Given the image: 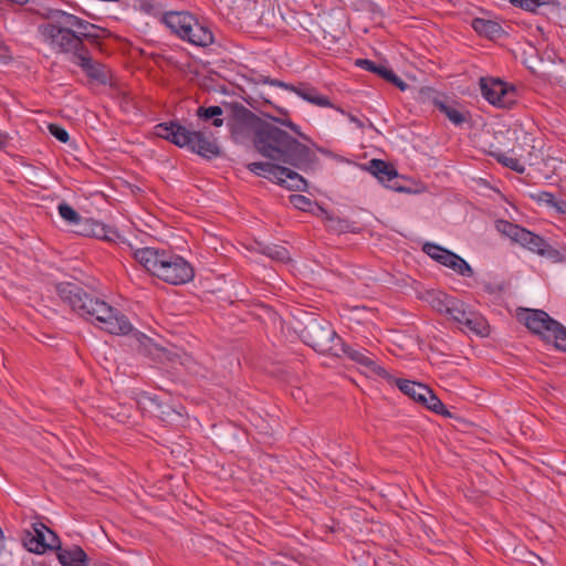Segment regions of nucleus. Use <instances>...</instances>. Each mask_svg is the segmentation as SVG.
Returning <instances> with one entry per match:
<instances>
[{
  "instance_id": "1",
  "label": "nucleus",
  "mask_w": 566,
  "mask_h": 566,
  "mask_svg": "<svg viewBox=\"0 0 566 566\" xmlns=\"http://www.w3.org/2000/svg\"><path fill=\"white\" fill-rule=\"evenodd\" d=\"M272 105L263 93L250 95V140L254 149L269 161L250 163V171L259 177L269 179L291 191H306L307 181L296 170L308 172L319 163L315 151L306 144L313 145V139L293 123L287 111L275 107L279 117L272 116L262 109V106Z\"/></svg>"
},
{
  "instance_id": "2",
  "label": "nucleus",
  "mask_w": 566,
  "mask_h": 566,
  "mask_svg": "<svg viewBox=\"0 0 566 566\" xmlns=\"http://www.w3.org/2000/svg\"><path fill=\"white\" fill-rule=\"evenodd\" d=\"M45 18L49 22L40 24L38 31L52 50L71 54L74 61L87 49L72 21L73 14L62 10H49Z\"/></svg>"
},
{
  "instance_id": "3",
  "label": "nucleus",
  "mask_w": 566,
  "mask_h": 566,
  "mask_svg": "<svg viewBox=\"0 0 566 566\" xmlns=\"http://www.w3.org/2000/svg\"><path fill=\"white\" fill-rule=\"evenodd\" d=\"M156 135L178 147H187L205 159H213L221 155L217 138L205 130H191L177 120L156 125Z\"/></svg>"
},
{
  "instance_id": "4",
  "label": "nucleus",
  "mask_w": 566,
  "mask_h": 566,
  "mask_svg": "<svg viewBox=\"0 0 566 566\" xmlns=\"http://www.w3.org/2000/svg\"><path fill=\"white\" fill-rule=\"evenodd\" d=\"M196 116L202 123L221 127L227 120L232 139L238 144L248 143V108L234 98L224 99L218 106H200Z\"/></svg>"
},
{
  "instance_id": "5",
  "label": "nucleus",
  "mask_w": 566,
  "mask_h": 566,
  "mask_svg": "<svg viewBox=\"0 0 566 566\" xmlns=\"http://www.w3.org/2000/svg\"><path fill=\"white\" fill-rule=\"evenodd\" d=\"M527 329L537 335L545 344L566 353V327L551 317L544 310H525L522 318Z\"/></svg>"
},
{
  "instance_id": "6",
  "label": "nucleus",
  "mask_w": 566,
  "mask_h": 566,
  "mask_svg": "<svg viewBox=\"0 0 566 566\" xmlns=\"http://www.w3.org/2000/svg\"><path fill=\"white\" fill-rule=\"evenodd\" d=\"M298 335L304 344L319 354L333 355L340 340L329 322L314 315L307 317Z\"/></svg>"
},
{
  "instance_id": "7",
  "label": "nucleus",
  "mask_w": 566,
  "mask_h": 566,
  "mask_svg": "<svg viewBox=\"0 0 566 566\" xmlns=\"http://www.w3.org/2000/svg\"><path fill=\"white\" fill-rule=\"evenodd\" d=\"M482 96L492 105L511 109L517 103V90L501 78L481 77Z\"/></svg>"
},
{
  "instance_id": "8",
  "label": "nucleus",
  "mask_w": 566,
  "mask_h": 566,
  "mask_svg": "<svg viewBox=\"0 0 566 566\" xmlns=\"http://www.w3.org/2000/svg\"><path fill=\"white\" fill-rule=\"evenodd\" d=\"M250 83L259 84H270L273 86L282 87L289 91L296 93L304 101L312 103L319 107H333L335 106L331 103L329 98L325 95H321L317 88L311 86L310 84H301L300 86H295L293 84H289L282 82L280 80L271 78L270 76L258 74L254 70L250 69Z\"/></svg>"
},
{
  "instance_id": "9",
  "label": "nucleus",
  "mask_w": 566,
  "mask_h": 566,
  "mask_svg": "<svg viewBox=\"0 0 566 566\" xmlns=\"http://www.w3.org/2000/svg\"><path fill=\"white\" fill-rule=\"evenodd\" d=\"M496 229L513 242L518 243L538 255L543 252V248L546 247V240L543 237L511 221L497 220Z\"/></svg>"
},
{
  "instance_id": "10",
  "label": "nucleus",
  "mask_w": 566,
  "mask_h": 566,
  "mask_svg": "<svg viewBox=\"0 0 566 566\" xmlns=\"http://www.w3.org/2000/svg\"><path fill=\"white\" fill-rule=\"evenodd\" d=\"M158 277L169 284H185L192 280L193 269L184 258L167 252Z\"/></svg>"
},
{
  "instance_id": "11",
  "label": "nucleus",
  "mask_w": 566,
  "mask_h": 566,
  "mask_svg": "<svg viewBox=\"0 0 566 566\" xmlns=\"http://www.w3.org/2000/svg\"><path fill=\"white\" fill-rule=\"evenodd\" d=\"M56 292L59 296L69 303L73 311L78 313L86 319L90 317L91 304L98 303L101 300L92 297L82 287L74 283L62 282L56 284Z\"/></svg>"
},
{
  "instance_id": "12",
  "label": "nucleus",
  "mask_w": 566,
  "mask_h": 566,
  "mask_svg": "<svg viewBox=\"0 0 566 566\" xmlns=\"http://www.w3.org/2000/svg\"><path fill=\"white\" fill-rule=\"evenodd\" d=\"M368 171L375 176L387 188L397 192H408L409 189L401 185L402 177L398 174L394 165L374 158L368 163Z\"/></svg>"
},
{
  "instance_id": "13",
  "label": "nucleus",
  "mask_w": 566,
  "mask_h": 566,
  "mask_svg": "<svg viewBox=\"0 0 566 566\" xmlns=\"http://www.w3.org/2000/svg\"><path fill=\"white\" fill-rule=\"evenodd\" d=\"M250 318L260 324L265 334L282 328L280 315L261 301L250 300Z\"/></svg>"
},
{
  "instance_id": "14",
  "label": "nucleus",
  "mask_w": 566,
  "mask_h": 566,
  "mask_svg": "<svg viewBox=\"0 0 566 566\" xmlns=\"http://www.w3.org/2000/svg\"><path fill=\"white\" fill-rule=\"evenodd\" d=\"M333 356H346L353 361L366 367L370 373L384 379L391 378L389 373L384 367L377 365V363L368 357L364 352L353 348L352 346L345 344L342 339L338 342V347H336V352L333 353Z\"/></svg>"
},
{
  "instance_id": "15",
  "label": "nucleus",
  "mask_w": 566,
  "mask_h": 566,
  "mask_svg": "<svg viewBox=\"0 0 566 566\" xmlns=\"http://www.w3.org/2000/svg\"><path fill=\"white\" fill-rule=\"evenodd\" d=\"M453 303L454 304L451 305L447 315L454 322L464 325L469 331L482 335V332L485 328L484 321L476 317L473 312H468L465 310V304L462 301L455 298Z\"/></svg>"
},
{
  "instance_id": "16",
  "label": "nucleus",
  "mask_w": 566,
  "mask_h": 566,
  "mask_svg": "<svg viewBox=\"0 0 566 566\" xmlns=\"http://www.w3.org/2000/svg\"><path fill=\"white\" fill-rule=\"evenodd\" d=\"M355 65L378 75L380 78L398 87L400 91H405L408 87V84L403 82L391 69L382 64H377L368 59H357L355 61Z\"/></svg>"
},
{
  "instance_id": "17",
  "label": "nucleus",
  "mask_w": 566,
  "mask_h": 566,
  "mask_svg": "<svg viewBox=\"0 0 566 566\" xmlns=\"http://www.w3.org/2000/svg\"><path fill=\"white\" fill-rule=\"evenodd\" d=\"M85 74L93 81H96L99 84H106L108 80V71L105 65L95 62L90 51L86 49L81 55H78L74 61Z\"/></svg>"
},
{
  "instance_id": "18",
  "label": "nucleus",
  "mask_w": 566,
  "mask_h": 566,
  "mask_svg": "<svg viewBox=\"0 0 566 566\" xmlns=\"http://www.w3.org/2000/svg\"><path fill=\"white\" fill-rule=\"evenodd\" d=\"M147 406L156 417L169 424L181 426L185 422L184 415L168 403L158 401L157 398L145 397Z\"/></svg>"
},
{
  "instance_id": "19",
  "label": "nucleus",
  "mask_w": 566,
  "mask_h": 566,
  "mask_svg": "<svg viewBox=\"0 0 566 566\" xmlns=\"http://www.w3.org/2000/svg\"><path fill=\"white\" fill-rule=\"evenodd\" d=\"M168 251H159L154 248L138 249L134 252L135 260L148 272L158 277L161 264Z\"/></svg>"
},
{
  "instance_id": "20",
  "label": "nucleus",
  "mask_w": 566,
  "mask_h": 566,
  "mask_svg": "<svg viewBox=\"0 0 566 566\" xmlns=\"http://www.w3.org/2000/svg\"><path fill=\"white\" fill-rule=\"evenodd\" d=\"M46 530L43 523L38 522L32 524V531H27L23 536L24 547L32 553L43 554L48 551L50 545H46Z\"/></svg>"
},
{
  "instance_id": "21",
  "label": "nucleus",
  "mask_w": 566,
  "mask_h": 566,
  "mask_svg": "<svg viewBox=\"0 0 566 566\" xmlns=\"http://www.w3.org/2000/svg\"><path fill=\"white\" fill-rule=\"evenodd\" d=\"M511 4L523 10L542 14L549 18V14H558L560 3L557 0H510Z\"/></svg>"
},
{
  "instance_id": "22",
  "label": "nucleus",
  "mask_w": 566,
  "mask_h": 566,
  "mask_svg": "<svg viewBox=\"0 0 566 566\" xmlns=\"http://www.w3.org/2000/svg\"><path fill=\"white\" fill-rule=\"evenodd\" d=\"M318 211L324 214L326 228L328 229V231L340 234L359 233L361 230L356 221H352L349 219L335 216L334 213L325 210L323 207H318Z\"/></svg>"
},
{
  "instance_id": "23",
  "label": "nucleus",
  "mask_w": 566,
  "mask_h": 566,
  "mask_svg": "<svg viewBox=\"0 0 566 566\" xmlns=\"http://www.w3.org/2000/svg\"><path fill=\"white\" fill-rule=\"evenodd\" d=\"M193 15L188 12L171 11L164 15L165 24L181 39L187 32L191 31V21Z\"/></svg>"
},
{
  "instance_id": "24",
  "label": "nucleus",
  "mask_w": 566,
  "mask_h": 566,
  "mask_svg": "<svg viewBox=\"0 0 566 566\" xmlns=\"http://www.w3.org/2000/svg\"><path fill=\"white\" fill-rule=\"evenodd\" d=\"M98 327L114 335H126L133 328L128 318L115 308L109 318H106Z\"/></svg>"
},
{
  "instance_id": "25",
  "label": "nucleus",
  "mask_w": 566,
  "mask_h": 566,
  "mask_svg": "<svg viewBox=\"0 0 566 566\" xmlns=\"http://www.w3.org/2000/svg\"><path fill=\"white\" fill-rule=\"evenodd\" d=\"M56 556L62 566H86L88 563L87 554L76 545L70 548L57 547Z\"/></svg>"
},
{
  "instance_id": "26",
  "label": "nucleus",
  "mask_w": 566,
  "mask_h": 566,
  "mask_svg": "<svg viewBox=\"0 0 566 566\" xmlns=\"http://www.w3.org/2000/svg\"><path fill=\"white\" fill-rule=\"evenodd\" d=\"M182 40H187L193 45L207 46L213 42V34L208 27L199 23L193 17L191 21V31L187 32Z\"/></svg>"
},
{
  "instance_id": "27",
  "label": "nucleus",
  "mask_w": 566,
  "mask_h": 566,
  "mask_svg": "<svg viewBox=\"0 0 566 566\" xmlns=\"http://www.w3.org/2000/svg\"><path fill=\"white\" fill-rule=\"evenodd\" d=\"M73 23L77 29V33L82 38V43L88 41L92 44H98V40L102 38L101 33H106V29L93 24L84 19H81L73 14Z\"/></svg>"
},
{
  "instance_id": "28",
  "label": "nucleus",
  "mask_w": 566,
  "mask_h": 566,
  "mask_svg": "<svg viewBox=\"0 0 566 566\" xmlns=\"http://www.w3.org/2000/svg\"><path fill=\"white\" fill-rule=\"evenodd\" d=\"M473 30L490 40L499 39L504 33L502 25L493 20L474 18L471 22Z\"/></svg>"
},
{
  "instance_id": "29",
  "label": "nucleus",
  "mask_w": 566,
  "mask_h": 566,
  "mask_svg": "<svg viewBox=\"0 0 566 566\" xmlns=\"http://www.w3.org/2000/svg\"><path fill=\"white\" fill-rule=\"evenodd\" d=\"M83 226L85 227L84 229L75 230V232L82 235L101 238L109 242H115L119 238L115 230L107 229L104 224L96 221H85Z\"/></svg>"
},
{
  "instance_id": "30",
  "label": "nucleus",
  "mask_w": 566,
  "mask_h": 566,
  "mask_svg": "<svg viewBox=\"0 0 566 566\" xmlns=\"http://www.w3.org/2000/svg\"><path fill=\"white\" fill-rule=\"evenodd\" d=\"M424 300L436 312L447 315L455 297L439 290H431L426 292Z\"/></svg>"
},
{
  "instance_id": "31",
  "label": "nucleus",
  "mask_w": 566,
  "mask_h": 566,
  "mask_svg": "<svg viewBox=\"0 0 566 566\" xmlns=\"http://www.w3.org/2000/svg\"><path fill=\"white\" fill-rule=\"evenodd\" d=\"M424 253L444 266H449L455 253L433 242H426L422 247Z\"/></svg>"
},
{
  "instance_id": "32",
  "label": "nucleus",
  "mask_w": 566,
  "mask_h": 566,
  "mask_svg": "<svg viewBox=\"0 0 566 566\" xmlns=\"http://www.w3.org/2000/svg\"><path fill=\"white\" fill-rule=\"evenodd\" d=\"M433 104L452 124L457 126H460L468 120V116H465L464 113L439 97L433 98Z\"/></svg>"
},
{
  "instance_id": "33",
  "label": "nucleus",
  "mask_w": 566,
  "mask_h": 566,
  "mask_svg": "<svg viewBox=\"0 0 566 566\" xmlns=\"http://www.w3.org/2000/svg\"><path fill=\"white\" fill-rule=\"evenodd\" d=\"M91 304V312L88 321L97 322L98 325H101L106 318H109V315H112V312L114 307L108 305L104 301H99L98 303H90Z\"/></svg>"
},
{
  "instance_id": "34",
  "label": "nucleus",
  "mask_w": 566,
  "mask_h": 566,
  "mask_svg": "<svg viewBox=\"0 0 566 566\" xmlns=\"http://www.w3.org/2000/svg\"><path fill=\"white\" fill-rule=\"evenodd\" d=\"M60 216L67 221L70 224L76 226V230L84 229L83 223L91 221L90 219H83L70 205L62 202L57 207Z\"/></svg>"
},
{
  "instance_id": "35",
  "label": "nucleus",
  "mask_w": 566,
  "mask_h": 566,
  "mask_svg": "<svg viewBox=\"0 0 566 566\" xmlns=\"http://www.w3.org/2000/svg\"><path fill=\"white\" fill-rule=\"evenodd\" d=\"M255 244H256V248H254L256 251H259L260 253L273 259V260H277V261H284L287 259V255H289V251L283 248V247H280V245H263L261 242H259L258 240H254Z\"/></svg>"
},
{
  "instance_id": "36",
  "label": "nucleus",
  "mask_w": 566,
  "mask_h": 566,
  "mask_svg": "<svg viewBox=\"0 0 566 566\" xmlns=\"http://www.w3.org/2000/svg\"><path fill=\"white\" fill-rule=\"evenodd\" d=\"M491 156L495 158V160L501 164L502 166L517 172V174H524L525 172V166L520 163L518 159L507 157L504 153L501 151H492Z\"/></svg>"
},
{
  "instance_id": "37",
  "label": "nucleus",
  "mask_w": 566,
  "mask_h": 566,
  "mask_svg": "<svg viewBox=\"0 0 566 566\" xmlns=\"http://www.w3.org/2000/svg\"><path fill=\"white\" fill-rule=\"evenodd\" d=\"M289 200L294 208L305 212L315 213L314 208L318 210V207H321L316 201H313L303 195H291Z\"/></svg>"
},
{
  "instance_id": "38",
  "label": "nucleus",
  "mask_w": 566,
  "mask_h": 566,
  "mask_svg": "<svg viewBox=\"0 0 566 566\" xmlns=\"http://www.w3.org/2000/svg\"><path fill=\"white\" fill-rule=\"evenodd\" d=\"M423 407L437 415H441L447 418L452 417V413L446 408L443 402L434 395L432 390L431 394L427 396V402L423 405Z\"/></svg>"
},
{
  "instance_id": "39",
  "label": "nucleus",
  "mask_w": 566,
  "mask_h": 566,
  "mask_svg": "<svg viewBox=\"0 0 566 566\" xmlns=\"http://www.w3.org/2000/svg\"><path fill=\"white\" fill-rule=\"evenodd\" d=\"M253 7L250 6V19L258 24H263L265 20V8H270V0H253Z\"/></svg>"
},
{
  "instance_id": "40",
  "label": "nucleus",
  "mask_w": 566,
  "mask_h": 566,
  "mask_svg": "<svg viewBox=\"0 0 566 566\" xmlns=\"http://www.w3.org/2000/svg\"><path fill=\"white\" fill-rule=\"evenodd\" d=\"M448 268L452 269L453 271H455L458 274H460L462 276L470 277L474 273L471 265L465 260H463L460 255H458L457 253H455V259L451 260Z\"/></svg>"
},
{
  "instance_id": "41",
  "label": "nucleus",
  "mask_w": 566,
  "mask_h": 566,
  "mask_svg": "<svg viewBox=\"0 0 566 566\" xmlns=\"http://www.w3.org/2000/svg\"><path fill=\"white\" fill-rule=\"evenodd\" d=\"M394 380L399 388V390L408 396L409 398H413L417 392V386H419V382L409 380V379H401V378H390L389 380Z\"/></svg>"
},
{
  "instance_id": "42",
  "label": "nucleus",
  "mask_w": 566,
  "mask_h": 566,
  "mask_svg": "<svg viewBox=\"0 0 566 566\" xmlns=\"http://www.w3.org/2000/svg\"><path fill=\"white\" fill-rule=\"evenodd\" d=\"M541 256L547 258L555 263L565 262L566 255L563 254L559 250L553 248L549 243L546 242V247L543 248V252L539 253Z\"/></svg>"
},
{
  "instance_id": "43",
  "label": "nucleus",
  "mask_w": 566,
  "mask_h": 566,
  "mask_svg": "<svg viewBox=\"0 0 566 566\" xmlns=\"http://www.w3.org/2000/svg\"><path fill=\"white\" fill-rule=\"evenodd\" d=\"M48 129L61 143H67L70 139L69 133L57 124H49Z\"/></svg>"
},
{
  "instance_id": "44",
  "label": "nucleus",
  "mask_w": 566,
  "mask_h": 566,
  "mask_svg": "<svg viewBox=\"0 0 566 566\" xmlns=\"http://www.w3.org/2000/svg\"><path fill=\"white\" fill-rule=\"evenodd\" d=\"M416 388L417 392L412 400L423 406L427 402V396L431 394V388L421 382H419V386H417Z\"/></svg>"
},
{
  "instance_id": "45",
  "label": "nucleus",
  "mask_w": 566,
  "mask_h": 566,
  "mask_svg": "<svg viewBox=\"0 0 566 566\" xmlns=\"http://www.w3.org/2000/svg\"><path fill=\"white\" fill-rule=\"evenodd\" d=\"M416 388L417 392L412 400L423 406L427 402V396L431 394V388L421 382H419V386H417Z\"/></svg>"
},
{
  "instance_id": "46",
  "label": "nucleus",
  "mask_w": 566,
  "mask_h": 566,
  "mask_svg": "<svg viewBox=\"0 0 566 566\" xmlns=\"http://www.w3.org/2000/svg\"><path fill=\"white\" fill-rule=\"evenodd\" d=\"M46 533H48L46 545H50V547H48V549H55L57 552V547H62L59 536L53 531H51L49 527L46 530Z\"/></svg>"
},
{
  "instance_id": "47",
  "label": "nucleus",
  "mask_w": 566,
  "mask_h": 566,
  "mask_svg": "<svg viewBox=\"0 0 566 566\" xmlns=\"http://www.w3.org/2000/svg\"><path fill=\"white\" fill-rule=\"evenodd\" d=\"M534 199H536L538 202H544L549 207H553V203L555 201V196L552 192L548 191H541L536 196H532Z\"/></svg>"
},
{
  "instance_id": "48",
  "label": "nucleus",
  "mask_w": 566,
  "mask_h": 566,
  "mask_svg": "<svg viewBox=\"0 0 566 566\" xmlns=\"http://www.w3.org/2000/svg\"><path fill=\"white\" fill-rule=\"evenodd\" d=\"M483 290L489 294H495V293L502 292L503 286L502 285H493L490 282H485L483 284Z\"/></svg>"
},
{
  "instance_id": "49",
  "label": "nucleus",
  "mask_w": 566,
  "mask_h": 566,
  "mask_svg": "<svg viewBox=\"0 0 566 566\" xmlns=\"http://www.w3.org/2000/svg\"><path fill=\"white\" fill-rule=\"evenodd\" d=\"M552 208H555L556 211L562 214H566V200L555 198V201H554Z\"/></svg>"
},
{
  "instance_id": "50",
  "label": "nucleus",
  "mask_w": 566,
  "mask_h": 566,
  "mask_svg": "<svg viewBox=\"0 0 566 566\" xmlns=\"http://www.w3.org/2000/svg\"><path fill=\"white\" fill-rule=\"evenodd\" d=\"M261 423H253L255 428L260 429V433H268L269 426L266 421L262 418H260Z\"/></svg>"
},
{
  "instance_id": "51",
  "label": "nucleus",
  "mask_w": 566,
  "mask_h": 566,
  "mask_svg": "<svg viewBox=\"0 0 566 566\" xmlns=\"http://www.w3.org/2000/svg\"><path fill=\"white\" fill-rule=\"evenodd\" d=\"M0 57L2 61L10 59L9 50L7 46H0Z\"/></svg>"
},
{
  "instance_id": "52",
  "label": "nucleus",
  "mask_w": 566,
  "mask_h": 566,
  "mask_svg": "<svg viewBox=\"0 0 566 566\" xmlns=\"http://www.w3.org/2000/svg\"><path fill=\"white\" fill-rule=\"evenodd\" d=\"M348 117H349V120L355 123L359 128L364 127V123L359 118H357L356 116L349 114Z\"/></svg>"
},
{
  "instance_id": "53",
  "label": "nucleus",
  "mask_w": 566,
  "mask_h": 566,
  "mask_svg": "<svg viewBox=\"0 0 566 566\" xmlns=\"http://www.w3.org/2000/svg\"><path fill=\"white\" fill-rule=\"evenodd\" d=\"M7 145V137L0 133V149H2Z\"/></svg>"
},
{
  "instance_id": "54",
  "label": "nucleus",
  "mask_w": 566,
  "mask_h": 566,
  "mask_svg": "<svg viewBox=\"0 0 566 566\" xmlns=\"http://www.w3.org/2000/svg\"><path fill=\"white\" fill-rule=\"evenodd\" d=\"M420 93L428 94V96H430L431 94H434L436 92L433 90H431L430 87H426V88H421Z\"/></svg>"
},
{
  "instance_id": "55",
  "label": "nucleus",
  "mask_w": 566,
  "mask_h": 566,
  "mask_svg": "<svg viewBox=\"0 0 566 566\" xmlns=\"http://www.w3.org/2000/svg\"><path fill=\"white\" fill-rule=\"evenodd\" d=\"M423 532L427 535V537L431 538V534H433V531L426 525H423Z\"/></svg>"
},
{
  "instance_id": "56",
  "label": "nucleus",
  "mask_w": 566,
  "mask_h": 566,
  "mask_svg": "<svg viewBox=\"0 0 566 566\" xmlns=\"http://www.w3.org/2000/svg\"><path fill=\"white\" fill-rule=\"evenodd\" d=\"M11 2H14V3H19V4H23L25 3L28 0H10Z\"/></svg>"
},
{
  "instance_id": "57",
  "label": "nucleus",
  "mask_w": 566,
  "mask_h": 566,
  "mask_svg": "<svg viewBox=\"0 0 566 566\" xmlns=\"http://www.w3.org/2000/svg\"><path fill=\"white\" fill-rule=\"evenodd\" d=\"M317 149H318L321 153H323V154H327V150H325V149H324V148H322V147H317Z\"/></svg>"
},
{
  "instance_id": "58",
  "label": "nucleus",
  "mask_w": 566,
  "mask_h": 566,
  "mask_svg": "<svg viewBox=\"0 0 566 566\" xmlns=\"http://www.w3.org/2000/svg\"><path fill=\"white\" fill-rule=\"evenodd\" d=\"M168 360H172V358L169 355H166Z\"/></svg>"
}]
</instances>
